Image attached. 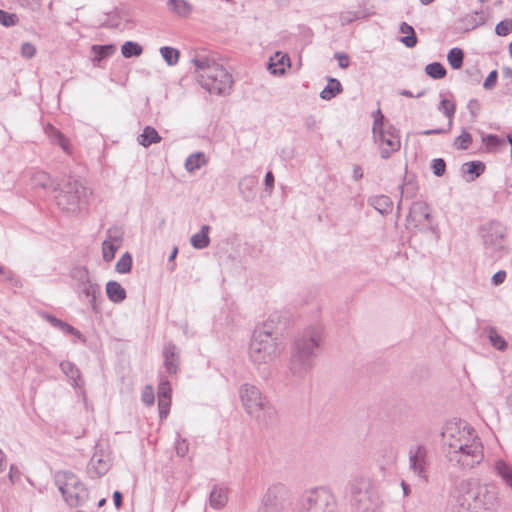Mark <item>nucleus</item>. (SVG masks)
Returning <instances> with one entry per match:
<instances>
[{
	"label": "nucleus",
	"instance_id": "obj_1",
	"mask_svg": "<svg viewBox=\"0 0 512 512\" xmlns=\"http://www.w3.org/2000/svg\"><path fill=\"white\" fill-rule=\"evenodd\" d=\"M442 439L444 456L452 467L461 470L472 469L483 461L481 439L467 422H448L443 428Z\"/></svg>",
	"mask_w": 512,
	"mask_h": 512
},
{
	"label": "nucleus",
	"instance_id": "obj_2",
	"mask_svg": "<svg viewBox=\"0 0 512 512\" xmlns=\"http://www.w3.org/2000/svg\"><path fill=\"white\" fill-rule=\"evenodd\" d=\"M323 341V328L320 325L309 326L295 336L285 372L289 385L298 386L307 379L315 366Z\"/></svg>",
	"mask_w": 512,
	"mask_h": 512
},
{
	"label": "nucleus",
	"instance_id": "obj_3",
	"mask_svg": "<svg viewBox=\"0 0 512 512\" xmlns=\"http://www.w3.org/2000/svg\"><path fill=\"white\" fill-rule=\"evenodd\" d=\"M454 512H495L499 506L498 491L491 484H472L463 480L456 489Z\"/></svg>",
	"mask_w": 512,
	"mask_h": 512
},
{
	"label": "nucleus",
	"instance_id": "obj_4",
	"mask_svg": "<svg viewBox=\"0 0 512 512\" xmlns=\"http://www.w3.org/2000/svg\"><path fill=\"white\" fill-rule=\"evenodd\" d=\"M192 62L195 65L196 79L205 90L218 95L230 90L232 76L222 65L206 56H197Z\"/></svg>",
	"mask_w": 512,
	"mask_h": 512
},
{
	"label": "nucleus",
	"instance_id": "obj_5",
	"mask_svg": "<svg viewBox=\"0 0 512 512\" xmlns=\"http://www.w3.org/2000/svg\"><path fill=\"white\" fill-rule=\"evenodd\" d=\"M239 397L245 412L264 426L272 425L277 420V411L261 390L250 383L239 388Z\"/></svg>",
	"mask_w": 512,
	"mask_h": 512
},
{
	"label": "nucleus",
	"instance_id": "obj_6",
	"mask_svg": "<svg viewBox=\"0 0 512 512\" xmlns=\"http://www.w3.org/2000/svg\"><path fill=\"white\" fill-rule=\"evenodd\" d=\"M56 205L63 212L76 214L91 194L89 188L72 177L63 178L53 188Z\"/></svg>",
	"mask_w": 512,
	"mask_h": 512
},
{
	"label": "nucleus",
	"instance_id": "obj_7",
	"mask_svg": "<svg viewBox=\"0 0 512 512\" xmlns=\"http://www.w3.org/2000/svg\"><path fill=\"white\" fill-rule=\"evenodd\" d=\"M283 350L282 338H273L266 332H253L249 344V358L254 365H267L275 361Z\"/></svg>",
	"mask_w": 512,
	"mask_h": 512
},
{
	"label": "nucleus",
	"instance_id": "obj_8",
	"mask_svg": "<svg viewBox=\"0 0 512 512\" xmlns=\"http://www.w3.org/2000/svg\"><path fill=\"white\" fill-rule=\"evenodd\" d=\"M294 512H339V504L329 488L317 487L302 494Z\"/></svg>",
	"mask_w": 512,
	"mask_h": 512
},
{
	"label": "nucleus",
	"instance_id": "obj_9",
	"mask_svg": "<svg viewBox=\"0 0 512 512\" xmlns=\"http://www.w3.org/2000/svg\"><path fill=\"white\" fill-rule=\"evenodd\" d=\"M55 484L70 507L82 506L89 499L88 489L73 472L58 471Z\"/></svg>",
	"mask_w": 512,
	"mask_h": 512
},
{
	"label": "nucleus",
	"instance_id": "obj_10",
	"mask_svg": "<svg viewBox=\"0 0 512 512\" xmlns=\"http://www.w3.org/2000/svg\"><path fill=\"white\" fill-rule=\"evenodd\" d=\"M348 492L352 506L357 512H376L378 498L369 490V484L364 479H355L348 483Z\"/></svg>",
	"mask_w": 512,
	"mask_h": 512
},
{
	"label": "nucleus",
	"instance_id": "obj_11",
	"mask_svg": "<svg viewBox=\"0 0 512 512\" xmlns=\"http://www.w3.org/2000/svg\"><path fill=\"white\" fill-rule=\"evenodd\" d=\"M482 235L483 244L486 250L492 254H497L499 257L507 252L504 245L506 229L499 223H491L487 228H484Z\"/></svg>",
	"mask_w": 512,
	"mask_h": 512
},
{
	"label": "nucleus",
	"instance_id": "obj_12",
	"mask_svg": "<svg viewBox=\"0 0 512 512\" xmlns=\"http://www.w3.org/2000/svg\"><path fill=\"white\" fill-rule=\"evenodd\" d=\"M374 140L380 146V155L383 159H388L394 152H397L401 147L400 138L396 128L393 125L377 131L373 134Z\"/></svg>",
	"mask_w": 512,
	"mask_h": 512
},
{
	"label": "nucleus",
	"instance_id": "obj_13",
	"mask_svg": "<svg viewBox=\"0 0 512 512\" xmlns=\"http://www.w3.org/2000/svg\"><path fill=\"white\" fill-rule=\"evenodd\" d=\"M287 502V489L282 484L268 488L263 496L259 512H282Z\"/></svg>",
	"mask_w": 512,
	"mask_h": 512
},
{
	"label": "nucleus",
	"instance_id": "obj_14",
	"mask_svg": "<svg viewBox=\"0 0 512 512\" xmlns=\"http://www.w3.org/2000/svg\"><path fill=\"white\" fill-rule=\"evenodd\" d=\"M409 470L426 482L428 480V450L424 445H412L408 451Z\"/></svg>",
	"mask_w": 512,
	"mask_h": 512
},
{
	"label": "nucleus",
	"instance_id": "obj_15",
	"mask_svg": "<svg viewBox=\"0 0 512 512\" xmlns=\"http://www.w3.org/2000/svg\"><path fill=\"white\" fill-rule=\"evenodd\" d=\"M258 180L255 176L246 175L238 183L239 192L246 201H252L256 197Z\"/></svg>",
	"mask_w": 512,
	"mask_h": 512
},
{
	"label": "nucleus",
	"instance_id": "obj_16",
	"mask_svg": "<svg viewBox=\"0 0 512 512\" xmlns=\"http://www.w3.org/2000/svg\"><path fill=\"white\" fill-rule=\"evenodd\" d=\"M163 356L166 371L169 374H176L178 371L179 364V355L177 352V347L172 343L167 344L164 347Z\"/></svg>",
	"mask_w": 512,
	"mask_h": 512
},
{
	"label": "nucleus",
	"instance_id": "obj_17",
	"mask_svg": "<svg viewBox=\"0 0 512 512\" xmlns=\"http://www.w3.org/2000/svg\"><path fill=\"white\" fill-rule=\"evenodd\" d=\"M109 470V463L102 455L95 453L88 464V473L91 478L103 476Z\"/></svg>",
	"mask_w": 512,
	"mask_h": 512
},
{
	"label": "nucleus",
	"instance_id": "obj_18",
	"mask_svg": "<svg viewBox=\"0 0 512 512\" xmlns=\"http://www.w3.org/2000/svg\"><path fill=\"white\" fill-rule=\"evenodd\" d=\"M59 367L63 374H65L71 381L74 388H82L84 381L81 377L79 368L70 361H62Z\"/></svg>",
	"mask_w": 512,
	"mask_h": 512
},
{
	"label": "nucleus",
	"instance_id": "obj_19",
	"mask_svg": "<svg viewBox=\"0 0 512 512\" xmlns=\"http://www.w3.org/2000/svg\"><path fill=\"white\" fill-rule=\"evenodd\" d=\"M79 287L83 294L90 299L89 302L92 310L94 312H98L99 309L97 307V298L101 297L100 286L91 279L88 282L80 285Z\"/></svg>",
	"mask_w": 512,
	"mask_h": 512
},
{
	"label": "nucleus",
	"instance_id": "obj_20",
	"mask_svg": "<svg viewBox=\"0 0 512 512\" xmlns=\"http://www.w3.org/2000/svg\"><path fill=\"white\" fill-rule=\"evenodd\" d=\"M485 164L481 161H470L465 162L461 166V173L463 176L468 175L467 182H472L478 178L485 171Z\"/></svg>",
	"mask_w": 512,
	"mask_h": 512
},
{
	"label": "nucleus",
	"instance_id": "obj_21",
	"mask_svg": "<svg viewBox=\"0 0 512 512\" xmlns=\"http://www.w3.org/2000/svg\"><path fill=\"white\" fill-rule=\"evenodd\" d=\"M290 66V58L287 54L276 52L273 57L270 58L269 70L273 75H282L285 72V67Z\"/></svg>",
	"mask_w": 512,
	"mask_h": 512
},
{
	"label": "nucleus",
	"instance_id": "obj_22",
	"mask_svg": "<svg viewBox=\"0 0 512 512\" xmlns=\"http://www.w3.org/2000/svg\"><path fill=\"white\" fill-rule=\"evenodd\" d=\"M228 501V493L227 489L225 487H221L218 485H215L209 496V503L210 506L214 509H221L223 508Z\"/></svg>",
	"mask_w": 512,
	"mask_h": 512
},
{
	"label": "nucleus",
	"instance_id": "obj_23",
	"mask_svg": "<svg viewBox=\"0 0 512 512\" xmlns=\"http://www.w3.org/2000/svg\"><path fill=\"white\" fill-rule=\"evenodd\" d=\"M167 7L170 12L181 18H187L193 10L192 5L186 0H168Z\"/></svg>",
	"mask_w": 512,
	"mask_h": 512
},
{
	"label": "nucleus",
	"instance_id": "obj_24",
	"mask_svg": "<svg viewBox=\"0 0 512 512\" xmlns=\"http://www.w3.org/2000/svg\"><path fill=\"white\" fill-rule=\"evenodd\" d=\"M106 294L113 303H121L127 297L125 289L117 281H109L106 284Z\"/></svg>",
	"mask_w": 512,
	"mask_h": 512
},
{
	"label": "nucleus",
	"instance_id": "obj_25",
	"mask_svg": "<svg viewBox=\"0 0 512 512\" xmlns=\"http://www.w3.org/2000/svg\"><path fill=\"white\" fill-rule=\"evenodd\" d=\"M400 33L404 34L400 42L407 48H413L417 45L418 38L414 28L407 22H402L399 27Z\"/></svg>",
	"mask_w": 512,
	"mask_h": 512
},
{
	"label": "nucleus",
	"instance_id": "obj_26",
	"mask_svg": "<svg viewBox=\"0 0 512 512\" xmlns=\"http://www.w3.org/2000/svg\"><path fill=\"white\" fill-rule=\"evenodd\" d=\"M209 225H203L200 231L190 238V243L195 249H204L209 246L210 238H209Z\"/></svg>",
	"mask_w": 512,
	"mask_h": 512
},
{
	"label": "nucleus",
	"instance_id": "obj_27",
	"mask_svg": "<svg viewBox=\"0 0 512 512\" xmlns=\"http://www.w3.org/2000/svg\"><path fill=\"white\" fill-rule=\"evenodd\" d=\"M494 469L505 485L512 490V466L500 459L495 462Z\"/></svg>",
	"mask_w": 512,
	"mask_h": 512
},
{
	"label": "nucleus",
	"instance_id": "obj_28",
	"mask_svg": "<svg viewBox=\"0 0 512 512\" xmlns=\"http://www.w3.org/2000/svg\"><path fill=\"white\" fill-rule=\"evenodd\" d=\"M137 140L138 143L143 147H149L152 144L159 143L161 141V136L155 128L146 126L142 133L138 136Z\"/></svg>",
	"mask_w": 512,
	"mask_h": 512
},
{
	"label": "nucleus",
	"instance_id": "obj_29",
	"mask_svg": "<svg viewBox=\"0 0 512 512\" xmlns=\"http://www.w3.org/2000/svg\"><path fill=\"white\" fill-rule=\"evenodd\" d=\"M370 204L382 215L392 211L393 202L386 195H378L370 199Z\"/></svg>",
	"mask_w": 512,
	"mask_h": 512
},
{
	"label": "nucleus",
	"instance_id": "obj_30",
	"mask_svg": "<svg viewBox=\"0 0 512 512\" xmlns=\"http://www.w3.org/2000/svg\"><path fill=\"white\" fill-rule=\"evenodd\" d=\"M342 92V85L336 78H329L328 84L320 92L323 100H331Z\"/></svg>",
	"mask_w": 512,
	"mask_h": 512
},
{
	"label": "nucleus",
	"instance_id": "obj_31",
	"mask_svg": "<svg viewBox=\"0 0 512 512\" xmlns=\"http://www.w3.org/2000/svg\"><path fill=\"white\" fill-rule=\"evenodd\" d=\"M206 156L202 152H196L190 154L185 160V169L188 172H193L197 169H200L202 166L206 164Z\"/></svg>",
	"mask_w": 512,
	"mask_h": 512
},
{
	"label": "nucleus",
	"instance_id": "obj_32",
	"mask_svg": "<svg viewBox=\"0 0 512 512\" xmlns=\"http://www.w3.org/2000/svg\"><path fill=\"white\" fill-rule=\"evenodd\" d=\"M92 51L94 53L93 61L100 62L103 59L111 56L116 51V46L113 44L93 45Z\"/></svg>",
	"mask_w": 512,
	"mask_h": 512
},
{
	"label": "nucleus",
	"instance_id": "obj_33",
	"mask_svg": "<svg viewBox=\"0 0 512 512\" xmlns=\"http://www.w3.org/2000/svg\"><path fill=\"white\" fill-rule=\"evenodd\" d=\"M482 141L489 152H495L500 150L501 147L506 145V140L500 138L495 134H487L482 137Z\"/></svg>",
	"mask_w": 512,
	"mask_h": 512
},
{
	"label": "nucleus",
	"instance_id": "obj_34",
	"mask_svg": "<svg viewBox=\"0 0 512 512\" xmlns=\"http://www.w3.org/2000/svg\"><path fill=\"white\" fill-rule=\"evenodd\" d=\"M121 53L125 58L138 57L143 53V48L137 42L126 41L121 46Z\"/></svg>",
	"mask_w": 512,
	"mask_h": 512
},
{
	"label": "nucleus",
	"instance_id": "obj_35",
	"mask_svg": "<svg viewBox=\"0 0 512 512\" xmlns=\"http://www.w3.org/2000/svg\"><path fill=\"white\" fill-rule=\"evenodd\" d=\"M160 54L169 66H174L179 61L180 52L176 48L163 46L160 48Z\"/></svg>",
	"mask_w": 512,
	"mask_h": 512
},
{
	"label": "nucleus",
	"instance_id": "obj_36",
	"mask_svg": "<svg viewBox=\"0 0 512 512\" xmlns=\"http://www.w3.org/2000/svg\"><path fill=\"white\" fill-rule=\"evenodd\" d=\"M447 60L449 65L453 69H460L463 65L464 60V52L460 48H452L447 55Z\"/></svg>",
	"mask_w": 512,
	"mask_h": 512
},
{
	"label": "nucleus",
	"instance_id": "obj_37",
	"mask_svg": "<svg viewBox=\"0 0 512 512\" xmlns=\"http://www.w3.org/2000/svg\"><path fill=\"white\" fill-rule=\"evenodd\" d=\"M426 74L433 79H442L446 76V69L440 62H433L425 67Z\"/></svg>",
	"mask_w": 512,
	"mask_h": 512
},
{
	"label": "nucleus",
	"instance_id": "obj_38",
	"mask_svg": "<svg viewBox=\"0 0 512 512\" xmlns=\"http://www.w3.org/2000/svg\"><path fill=\"white\" fill-rule=\"evenodd\" d=\"M31 180L34 186L41 188H47L52 184L50 175L45 171L34 172L32 174Z\"/></svg>",
	"mask_w": 512,
	"mask_h": 512
},
{
	"label": "nucleus",
	"instance_id": "obj_39",
	"mask_svg": "<svg viewBox=\"0 0 512 512\" xmlns=\"http://www.w3.org/2000/svg\"><path fill=\"white\" fill-rule=\"evenodd\" d=\"M410 214H413L414 218H423L426 221H429L431 216L429 208L424 202H414L410 209Z\"/></svg>",
	"mask_w": 512,
	"mask_h": 512
},
{
	"label": "nucleus",
	"instance_id": "obj_40",
	"mask_svg": "<svg viewBox=\"0 0 512 512\" xmlns=\"http://www.w3.org/2000/svg\"><path fill=\"white\" fill-rule=\"evenodd\" d=\"M266 332L273 338H282L281 334L278 332L277 324L274 322L273 319H269L262 323L261 325L257 326L253 332Z\"/></svg>",
	"mask_w": 512,
	"mask_h": 512
},
{
	"label": "nucleus",
	"instance_id": "obj_41",
	"mask_svg": "<svg viewBox=\"0 0 512 512\" xmlns=\"http://www.w3.org/2000/svg\"><path fill=\"white\" fill-rule=\"evenodd\" d=\"M472 136L465 129L462 130V133L455 138L454 147L458 150H467L472 144Z\"/></svg>",
	"mask_w": 512,
	"mask_h": 512
},
{
	"label": "nucleus",
	"instance_id": "obj_42",
	"mask_svg": "<svg viewBox=\"0 0 512 512\" xmlns=\"http://www.w3.org/2000/svg\"><path fill=\"white\" fill-rule=\"evenodd\" d=\"M71 277L77 281L79 286L91 280L88 269L82 266L73 268L71 271Z\"/></svg>",
	"mask_w": 512,
	"mask_h": 512
},
{
	"label": "nucleus",
	"instance_id": "obj_43",
	"mask_svg": "<svg viewBox=\"0 0 512 512\" xmlns=\"http://www.w3.org/2000/svg\"><path fill=\"white\" fill-rule=\"evenodd\" d=\"M132 267V256L126 252L116 263L115 270L120 274L130 272Z\"/></svg>",
	"mask_w": 512,
	"mask_h": 512
},
{
	"label": "nucleus",
	"instance_id": "obj_44",
	"mask_svg": "<svg viewBox=\"0 0 512 512\" xmlns=\"http://www.w3.org/2000/svg\"><path fill=\"white\" fill-rule=\"evenodd\" d=\"M124 231L121 227L114 226L107 230V240L109 243L121 245L123 241Z\"/></svg>",
	"mask_w": 512,
	"mask_h": 512
},
{
	"label": "nucleus",
	"instance_id": "obj_45",
	"mask_svg": "<svg viewBox=\"0 0 512 512\" xmlns=\"http://www.w3.org/2000/svg\"><path fill=\"white\" fill-rule=\"evenodd\" d=\"M438 110L443 112V114L449 119L448 123H449V127H451L452 119L454 117L455 110H456L455 104L451 103L447 99H442L438 106Z\"/></svg>",
	"mask_w": 512,
	"mask_h": 512
},
{
	"label": "nucleus",
	"instance_id": "obj_46",
	"mask_svg": "<svg viewBox=\"0 0 512 512\" xmlns=\"http://www.w3.org/2000/svg\"><path fill=\"white\" fill-rule=\"evenodd\" d=\"M119 248L118 245L109 243L108 241H104L102 243V254H103V260L105 262H110L114 259L115 253L117 249Z\"/></svg>",
	"mask_w": 512,
	"mask_h": 512
},
{
	"label": "nucleus",
	"instance_id": "obj_47",
	"mask_svg": "<svg viewBox=\"0 0 512 512\" xmlns=\"http://www.w3.org/2000/svg\"><path fill=\"white\" fill-rule=\"evenodd\" d=\"M489 340L493 347L498 350H504L507 347V343L502 336H500L494 329L489 331Z\"/></svg>",
	"mask_w": 512,
	"mask_h": 512
},
{
	"label": "nucleus",
	"instance_id": "obj_48",
	"mask_svg": "<svg viewBox=\"0 0 512 512\" xmlns=\"http://www.w3.org/2000/svg\"><path fill=\"white\" fill-rule=\"evenodd\" d=\"M364 16L365 15L360 11H346L340 14V22L342 25H346Z\"/></svg>",
	"mask_w": 512,
	"mask_h": 512
},
{
	"label": "nucleus",
	"instance_id": "obj_49",
	"mask_svg": "<svg viewBox=\"0 0 512 512\" xmlns=\"http://www.w3.org/2000/svg\"><path fill=\"white\" fill-rule=\"evenodd\" d=\"M18 17L16 14L8 13L0 9V23L5 27H11L16 25Z\"/></svg>",
	"mask_w": 512,
	"mask_h": 512
},
{
	"label": "nucleus",
	"instance_id": "obj_50",
	"mask_svg": "<svg viewBox=\"0 0 512 512\" xmlns=\"http://www.w3.org/2000/svg\"><path fill=\"white\" fill-rule=\"evenodd\" d=\"M373 118H374V123H373V127H372L373 134H376L377 131H379L389 125L388 123L384 122V115L380 109H378L377 111H375L373 113Z\"/></svg>",
	"mask_w": 512,
	"mask_h": 512
},
{
	"label": "nucleus",
	"instance_id": "obj_51",
	"mask_svg": "<svg viewBox=\"0 0 512 512\" xmlns=\"http://www.w3.org/2000/svg\"><path fill=\"white\" fill-rule=\"evenodd\" d=\"M175 450L177 456L185 457L189 451L188 441L185 438H181L180 435H178L175 442Z\"/></svg>",
	"mask_w": 512,
	"mask_h": 512
},
{
	"label": "nucleus",
	"instance_id": "obj_52",
	"mask_svg": "<svg viewBox=\"0 0 512 512\" xmlns=\"http://www.w3.org/2000/svg\"><path fill=\"white\" fill-rule=\"evenodd\" d=\"M50 136L52 140L61 146L65 152L69 153L68 141L60 131L52 128V133Z\"/></svg>",
	"mask_w": 512,
	"mask_h": 512
},
{
	"label": "nucleus",
	"instance_id": "obj_53",
	"mask_svg": "<svg viewBox=\"0 0 512 512\" xmlns=\"http://www.w3.org/2000/svg\"><path fill=\"white\" fill-rule=\"evenodd\" d=\"M431 168L435 176L442 177L446 172V162L442 158L433 159Z\"/></svg>",
	"mask_w": 512,
	"mask_h": 512
},
{
	"label": "nucleus",
	"instance_id": "obj_54",
	"mask_svg": "<svg viewBox=\"0 0 512 512\" xmlns=\"http://www.w3.org/2000/svg\"><path fill=\"white\" fill-rule=\"evenodd\" d=\"M171 405V398L163 397L158 398V409L159 416L161 419H164L168 416Z\"/></svg>",
	"mask_w": 512,
	"mask_h": 512
},
{
	"label": "nucleus",
	"instance_id": "obj_55",
	"mask_svg": "<svg viewBox=\"0 0 512 512\" xmlns=\"http://www.w3.org/2000/svg\"><path fill=\"white\" fill-rule=\"evenodd\" d=\"M0 274L5 276V280L14 287H20V279L10 270H6L3 266H0Z\"/></svg>",
	"mask_w": 512,
	"mask_h": 512
},
{
	"label": "nucleus",
	"instance_id": "obj_56",
	"mask_svg": "<svg viewBox=\"0 0 512 512\" xmlns=\"http://www.w3.org/2000/svg\"><path fill=\"white\" fill-rule=\"evenodd\" d=\"M171 398L170 382L167 379H161L158 385V398Z\"/></svg>",
	"mask_w": 512,
	"mask_h": 512
},
{
	"label": "nucleus",
	"instance_id": "obj_57",
	"mask_svg": "<svg viewBox=\"0 0 512 512\" xmlns=\"http://www.w3.org/2000/svg\"><path fill=\"white\" fill-rule=\"evenodd\" d=\"M511 30H512V20L511 21H508V20L500 21L495 27V32L499 36H506V35H508V33Z\"/></svg>",
	"mask_w": 512,
	"mask_h": 512
},
{
	"label": "nucleus",
	"instance_id": "obj_58",
	"mask_svg": "<svg viewBox=\"0 0 512 512\" xmlns=\"http://www.w3.org/2000/svg\"><path fill=\"white\" fill-rule=\"evenodd\" d=\"M36 54V47L30 42H24L21 45V55L24 58L31 59Z\"/></svg>",
	"mask_w": 512,
	"mask_h": 512
},
{
	"label": "nucleus",
	"instance_id": "obj_59",
	"mask_svg": "<svg viewBox=\"0 0 512 512\" xmlns=\"http://www.w3.org/2000/svg\"><path fill=\"white\" fill-rule=\"evenodd\" d=\"M60 330L63 331L64 333H66V334H70V335L75 336L76 338H78L82 342L86 341V339L83 336V334L78 329L74 328L73 326H71L67 322L64 323L63 327Z\"/></svg>",
	"mask_w": 512,
	"mask_h": 512
},
{
	"label": "nucleus",
	"instance_id": "obj_60",
	"mask_svg": "<svg viewBox=\"0 0 512 512\" xmlns=\"http://www.w3.org/2000/svg\"><path fill=\"white\" fill-rule=\"evenodd\" d=\"M497 79H498V72L496 70H492L486 77V79L483 83V87L486 90L493 89L497 83Z\"/></svg>",
	"mask_w": 512,
	"mask_h": 512
},
{
	"label": "nucleus",
	"instance_id": "obj_61",
	"mask_svg": "<svg viewBox=\"0 0 512 512\" xmlns=\"http://www.w3.org/2000/svg\"><path fill=\"white\" fill-rule=\"evenodd\" d=\"M155 397L151 386H146L142 391V401L147 405L154 403Z\"/></svg>",
	"mask_w": 512,
	"mask_h": 512
},
{
	"label": "nucleus",
	"instance_id": "obj_62",
	"mask_svg": "<svg viewBox=\"0 0 512 512\" xmlns=\"http://www.w3.org/2000/svg\"><path fill=\"white\" fill-rule=\"evenodd\" d=\"M401 194L406 197H413L416 193V187L412 182H407L400 185Z\"/></svg>",
	"mask_w": 512,
	"mask_h": 512
},
{
	"label": "nucleus",
	"instance_id": "obj_63",
	"mask_svg": "<svg viewBox=\"0 0 512 512\" xmlns=\"http://www.w3.org/2000/svg\"><path fill=\"white\" fill-rule=\"evenodd\" d=\"M42 317L47 321L49 322L53 327L57 328V329H61L64 325V321H62L61 319H58L57 317L53 316V315H50V314H47V313H43L42 314Z\"/></svg>",
	"mask_w": 512,
	"mask_h": 512
},
{
	"label": "nucleus",
	"instance_id": "obj_64",
	"mask_svg": "<svg viewBox=\"0 0 512 512\" xmlns=\"http://www.w3.org/2000/svg\"><path fill=\"white\" fill-rule=\"evenodd\" d=\"M467 108H468L472 118L475 119L478 116L481 106L477 99H471L468 102Z\"/></svg>",
	"mask_w": 512,
	"mask_h": 512
}]
</instances>
